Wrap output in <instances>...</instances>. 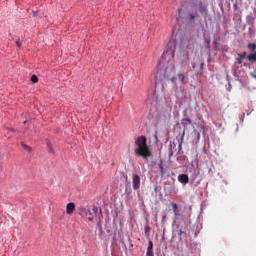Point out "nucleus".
I'll return each instance as SVG.
<instances>
[{
    "instance_id": "obj_1",
    "label": "nucleus",
    "mask_w": 256,
    "mask_h": 256,
    "mask_svg": "<svg viewBox=\"0 0 256 256\" xmlns=\"http://www.w3.org/2000/svg\"><path fill=\"white\" fill-rule=\"evenodd\" d=\"M136 149L134 151L135 155L138 157H143V159H147L151 157V150H149V146L147 145V138L145 136H140L135 140Z\"/></svg>"
},
{
    "instance_id": "obj_2",
    "label": "nucleus",
    "mask_w": 256,
    "mask_h": 256,
    "mask_svg": "<svg viewBox=\"0 0 256 256\" xmlns=\"http://www.w3.org/2000/svg\"><path fill=\"white\" fill-rule=\"evenodd\" d=\"M98 213L101 215V207L94 206L92 208V210L88 209L86 211V217H87V219H89V221H93V219H95V217H97Z\"/></svg>"
},
{
    "instance_id": "obj_3",
    "label": "nucleus",
    "mask_w": 256,
    "mask_h": 256,
    "mask_svg": "<svg viewBox=\"0 0 256 256\" xmlns=\"http://www.w3.org/2000/svg\"><path fill=\"white\" fill-rule=\"evenodd\" d=\"M185 118H183L181 120V125L184 127L182 136H181V143H183V138L185 137V131L187 130V127H189V125H192V121L191 118L187 117V113L184 112Z\"/></svg>"
},
{
    "instance_id": "obj_4",
    "label": "nucleus",
    "mask_w": 256,
    "mask_h": 256,
    "mask_svg": "<svg viewBox=\"0 0 256 256\" xmlns=\"http://www.w3.org/2000/svg\"><path fill=\"white\" fill-rule=\"evenodd\" d=\"M132 185H133V189H135V191H137L139 189V187H141V177H139L138 174L132 175Z\"/></svg>"
},
{
    "instance_id": "obj_5",
    "label": "nucleus",
    "mask_w": 256,
    "mask_h": 256,
    "mask_svg": "<svg viewBox=\"0 0 256 256\" xmlns=\"http://www.w3.org/2000/svg\"><path fill=\"white\" fill-rule=\"evenodd\" d=\"M179 183H183L184 185H187L189 183V176L187 174H180L178 176Z\"/></svg>"
},
{
    "instance_id": "obj_6",
    "label": "nucleus",
    "mask_w": 256,
    "mask_h": 256,
    "mask_svg": "<svg viewBox=\"0 0 256 256\" xmlns=\"http://www.w3.org/2000/svg\"><path fill=\"white\" fill-rule=\"evenodd\" d=\"M73 211H75V203L70 202L66 206V213H67V215H72Z\"/></svg>"
},
{
    "instance_id": "obj_7",
    "label": "nucleus",
    "mask_w": 256,
    "mask_h": 256,
    "mask_svg": "<svg viewBox=\"0 0 256 256\" xmlns=\"http://www.w3.org/2000/svg\"><path fill=\"white\" fill-rule=\"evenodd\" d=\"M247 55V52H243L242 54H238V57L236 58V61L238 65H241L243 61L245 60V57Z\"/></svg>"
},
{
    "instance_id": "obj_8",
    "label": "nucleus",
    "mask_w": 256,
    "mask_h": 256,
    "mask_svg": "<svg viewBox=\"0 0 256 256\" xmlns=\"http://www.w3.org/2000/svg\"><path fill=\"white\" fill-rule=\"evenodd\" d=\"M177 79H179L181 81V83H183L185 81V75L178 74L177 77H172L171 78L172 83H175V81H177Z\"/></svg>"
},
{
    "instance_id": "obj_9",
    "label": "nucleus",
    "mask_w": 256,
    "mask_h": 256,
    "mask_svg": "<svg viewBox=\"0 0 256 256\" xmlns=\"http://www.w3.org/2000/svg\"><path fill=\"white\" fill-rule=\"evenodd\" d=\"M200 13H202V15L207 16L208 10L206 5H203V4L200 5Z\"/></svg>"
},
{
    "instance_id": "obj_10",
    "label": "nucleus",
    "mask_w": 256,
    "mask_h": 256,
    "mask_svg": "<svg viewBox=\"0 0 256 256\" xmlns=\"http://www.w3.org/2000/svg\"><path fill=\"white\" fill-rule=\"evenodd\" d=\"M47 147H48V153L54 154L55 151L53 150V145L51 144L50 141H47Z\"/></svg>"
},
{
    "instance_id": "obj_11",
    "label": "nucleus",
    "mask_w": 256,
    "mask_h": 256,
    "mask_svg": "<svg viewBox=\"0 0 256 256\" xmlns=\"http://www.w3.org/2000/svg\"><path fill=\"white\" fill-rule=\"evenodd\" d=\"M146 253H153V241H149Z\"/></svg>"
},
{
    "instance_id": "obj_12",
    "label": "nucleus",
    "mask_w": 256,
    "mask_h": 256,
    "mask_svg": "<svg viewBox=\"0 0 256 256\" xmlns=\"http://www.w3.org/2000/svg\"><path fill=\"white\" fill-rule=\"evenodd\" d=\"M21 146L23 147V149H25V151H28V153H31L32 149H31V146H28L27 144L25 143H21Z\"/></svg>"
},
{
    "instance_id": "obj_13",
    "label": "nucleus",
    "mask_w": 256,
    "mask_h": 256,
    "mask_svg": "<svg viewBox=\"0 0 256 256\" xmlns=\"http://www.w3.org/2000/svg\"><path fill=\"white\" fill-rule=\"evenodd\" d=\"M172 209H173V213H174L175 217H177L179 215V213L177 212V204L176 203H172Z\"/></svg>"
},
{
    "instance_id": "obj_14",
    "label": "nucleus",
    "mask_w": 256,
    "mask_h": 256,
    "mask_svg": "<svg viewBox=\"0 0 256 256\" xmlns=\"http://www.w3.org/2000/svg\"><path fill=\"white\" fill-rule=\"evenodd\" d=\"M247 59L252 62H255L256 61V53L248 55Z\"/></svg>"
},
{
    "instance_id": "obj_15",
    "label": "nucleus",
    "mask_w": 256,
    "mask_h": 256,
    "mask_svg": "<svg viewBox=\"0 0 256 256\" xmlns=\"http://www.w3.org/2000/svg\"><path fill=\"white\" fill-rule=\"evenodd\" d=\"M31 81L32 83H39V77H37V75H32Z\"/></svg>"
},
{
    "instance_id": "obj_16",
    "label": "nucleus",
    "mask_w": 256,
    "mask_h": 256,
    "mask_svg": "<svg viewBox=\"0 0 256 256\" xmlns=\"http://www.w3.org/2000/svg\"><path fill=\"white\" fill-rule=\"evenodd\" d=\"M248 49H249V51H255V49H256V44H248Z\"/></svg>"
},
{
    "instance_id": "obj_17",
    "label": "nucleus",
    "mask_w": 256,
    "mask_h": 256,
    "mask_svg": "<svg viewBox=\"0 0 256 256\" xmlns=\"http://www.w3.org/2000/svg\"><path fill=\"white\" fill-rule=\"evenodd\" d=\"M195 17H198L197 11L190 14V21H193V19H195Z\"/></svg>"
},
{
    "instance_id": "obj_18",
    "label": "nucleus",
    "mask_w": 256,
    "mask_h": 256,
    "mask_svg": "<svg viewBox=\"0 0 256 256\" xmlns=\"http://www.w3.org/2000/svg\"><path fill=\"white\" fill-rule=\"evenodd\" d=\"M159 167L161 175H165V168H163V164H160Z\"/></svg>"
},
{
    "instance_id": "obj_19",
    "label": "nucleus",
    "mask_w": 256,
    "mask_h": 256,
    "mask_svg": "<svg viewBox=\"0 0 256 256\" xmlns=\"http://www.w3.org/2000/svg\"><path fill=\"white\" fill-rule=\"evenodd\" d=\"M17 47H21V43L19 42V38L15 41Z\"/></svg>"
},
{
    "instance_id": "obj_20",
    "label": "nucleus",
    "mask_w": 256,
    "mask_h": 256,
    "mask_svg": "<svg viewBox=\"0 0 256 256\" xmlns=\"http://www.w3.org/2000/svg\"><path fill=\"white\" fill-rule=\"evenodd\" d=\"M146 256H154L153 252H146Z\"/></svg>"
},
{
    "instance_id": "obj_21",
    "label": "nucleus",
    "mask_w": 256,
    "mask_h": 256,
    "mask_svg": "<svg viewBox=\"0 0 256 256\" xmlns=\"http://www.w3.org/2000/svg\"><path fill=\"white\" fill-rule=\"evenodd\" d=\"M251 76L256 79V74L251 73Z\"/></svg>"
},
{
    "instance_id": "obj_22",
    "label": "nucleus",
    "mask_w": 256,
    "mask_h": 256,
    "mask_svg": "<svg viewBox=\"0 0 256 256\" xmlns=\"http://www.w3.org/2000/svg\"><path fill=\"white\" fill-rule=\"evenodd\" d=\"M182 233H183V232L180 230V231H179V235H182Z\"/></svg>"
}]
</instances>
